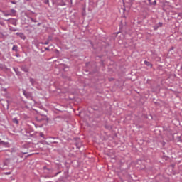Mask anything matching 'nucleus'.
Wrapping results in <instances>:
<instances>
[{"label":"nucleus","instance_id":"obj_1","mask_svg":"<svg viewBox=\"0 0 182 182\" xmlns=\"http://www.w3.org/2000/svg\"><path fill=\"white\" fill-rule=\"evenodd\" d=\"M2 14L4 16H15V15H16V10L11 9L7 11H2Z\"/></svg>","mask_w":182,"mask_h":182},{"label":"nucleus","instance_id":"obj_2","mask_svg":"<svg viewBox=\"0 0 182 182\" xmlns=\"http://www.w3.org/2000/svg\"><path fill=\"white\" fill-rule=\"evenodd\" d=\"M22 90H23V94L25 96V97H26V99H31V100H33V99L32 98V92H26V90L23 89Z\"/></svg>","mask_w":182,"mask_h":182},{"label":"nucleus","instance_id":"obj_3","mask_svg":"<svg viewBox=\"0 0 182 182\" xmlns=\"http://www.w3.org/2000/svg\"><path fill=\"white\" fill-rule=\"evenodd\" d=\"M52 41H53V37L52 36H48L47 41L41 43V45H49V42H52Z\"/></svg>","mask_w":182,"mask_h":182},{"label":"nucleus","instance_id":"obj_4","mask_svg":"<svg viewBox=\"0 0 182 182\" xmlns=\"http://www.w3.org/2000/svg\"><path fill=\"white\" fill-rule=\"evenodd\" d=\"M8 21H9V22H10V23H11V25H14V26H16L17 22H18L17 19L9 18Z\"/></svg>","mask_w":182,"mask_h":182},{"label":"nucleus","instance_id":"obj_5","mask_svg":"<svg viewBox=\"0 0 182 182\" xmlns=\"http://www.w3.org/2000/svg\"><path fill=\"white\" fill-rule=\"evenodd\" d=\"M16 35L18 36V38H20L21 39H23V41L26 39V36H25L23 33H16Z\"/></svg>","mask_w":182,"mask_h":182},{"label":"nucleus","instance_id":"obj_6","mask_svg":"<svg viewBox=\"0 0 182 182\" xmlns=\"http://www.w3.org/2000/svg\"><path fill=\"white\" fill-rule=\"evenodd\" d=\"M21 70L23 72H25V73H28L29 72V68H28V66L26 65H22L21 67Z\"/></svg>","mask_w":182,"mask_h":182},{"label":"nucleus","instance_id":"obj_7","mask_svg":"<svg viewBox=\"0 0 182 182\" xmlns=\"http://www.w3.org/2000/svg\"><path fill=\"white\" fill-rule=\"evenodd\" d=\"M39 50H41V53H43V52H45V50H49V48L48 47H41V46H38L37 47Z\"/></svg>","mask_w":182,"mask_h":182},{"label":"nucleus","instance_id":"obj_8","mask_svg":"<svg viewBox=\"0 0 182 182\" xmlns=\"http://www.w3.org/2000/svg\"><path fill=\"white\" fill-rule=\"evenodd\" d=\"M148 2L149 4V5L151 6H156L157 5V1L156 0H148Z\"/></svg>","mask_w":182,"mask_h":182},{"label":"nucleus","instance_id":"obj_9","mask_svg":"<svg viewBox=\"0 0 182 182\" xmlns=\"http://www.w3.org/2000/svg\"><path fill=\"white\" fill-rule=\"evenodd\" d=\"M13 70H14V72H15L16 75H17V76H21V73L18 68L13 67Z\"/></svg>","mask_w":182,"mask_h":182},{"label":"nucleus","instance_id":"obj_10","mask_svg":"<svg viewBox=\"0 0 182 182\" xmlns=\"http://www.w3.org/2000/svg\"><path fill=\"white\" fill-rule=\"evenodd\" d=\"M0 144H1V146H4V147H9V142H5L4 141H1Z\"/></svg>","mask_w":182,"mask_h":182},{"label":"nucleus","instance_id":"obj_11","mask_svg":"<svg viewBox=\"0 0 182 182\" xmlns=\"http://www.w3.org/2000/svg\"><path fill=\"white\" fill-rule=\"evenodd\" d=\"M9 163H11V159L6 158V159L4 160V166H8V164H9Z\"/></svg>","mask_w":182,"mask_h":182},{"label":"nucleus","instance_id":"obj_12","mask_svg":"<svg viewBox=\"0 0 182 182\" xmlns=\"http://www.w3.org/2000/svg\"><path fill=\"white\" fill-rule=\"evenodd\" d=\"M144 65H146V66H149V68H153V64H151V63L147 60L144 61Z\"/></svg>","mask_w":182,"mask_h":182},{"label":"nucleus","instance_id":"obj_13","mask_svg":"<svg viewBox=\"0 0 182 182\" xmlns=\"http://www.w3.org/2000/svg\"><path fill=\"white\" fill-rule=\"evenodd\" d=\"M0 36L1 37V38H4V36H6V32H1L0 31Z\"/></svg>","mask_w":182,"mask_h":182},{"label":"nucleus","instance_id":"obj_14","mask_svg":"<svg viewBox=\"0 0 182 182\" xmlns=\"http://www.w3.org/2000/svg\"><path fill=\"white\" fill-rule=\"evenodd\" d=\"M13 122L14 123H16V124H19V121H18V119H16V118H14L13 119Z\"/></svg>","mask_w":182,"mask_h":182},{"label":"nucleus","instance_id":"obj_15","mask_svg":"<svg viewBox=\"0 0 182 182\" xmlns=\"http://www.w3.org/2000/svg\"><path fill=\"white\" fill-rule=\"evenodd\" d=\"M46 5H49V0H41Z\"/></svg>","mask_w":182,"mask_h":182},{"label":"nucleus","instance_id":"obj_16","mask_svg":"<svg viewBox=\"0 0 182 182\" xmlns=\"http://www.w3.org/2000/svg\"><path fill=\"white\" fill-rule=\"evenodd\" d=\"M31 20V22H34L35 23H36V22H38V21L32 17L29 18Z\"/></svg>","mask_w":182,"mask_h":182},{"label":"nucleus","instance_id":"obj_17","mask_svg":"<svg viewBox=\"0 0 182 182\" xmlns=\"http://www.w3.org/2000/svg\"><path fill=\"white\" fill-rule=\"evenodd\" d=\"M160 27L159 26V25L156 24L154 26V31H157V29H159Z\"/></svg>","mask_w":182,"mask_h":182},{"label":"nucleus","instance_id":"obj_18","mask_svg":"<svg viewBox=\"0 0 182 182\" xmlns=\"http://www.w3.org/2000/svg\"><path fill=\"white\" fill-rule=\"evenodd\" d=\"M12 50H14L15 52H16L18 50V46H13Z\"/></svg>","mask_w":182,"mask_h":182},{"label":"nucleus","instance_id":"obj_19","mask_svg":"<svg viewBox=\"0 0 182 182\" xmlns=\"http://www.w3.org/2000/svg\"><path fill=\"white\" fill-rule=\"evenodd\" d=\"M30 82L32 85H33V83H35V80L33 78H30Z\"/></svg>","mask_w":182,"mask_h":182},{"label":"nucleus","instance_id":"obj_20","mask_svg":"<svg viewBox=\"0 0 182 182\" xmlns=\"http://www.w3.org/2000/svg\"><path fill=\"white\" fill-rule=\"evenodd\" d=\"M156 25H158V26H159V28H161V26H163V23L159 22V23H157Z\"/></svg>","mask_w":182,"mask_h":182},{"label":"nucleus","instance_id":"obj_21","mask_svg":"<svg viewBox=\"0 0 182 182\" xmlns=\"http://www.w3.org/2000/svg\"><path fill=\"white\" fill-rule=\"evenodd\" d=\"M45 134H43V132H41L40 133V137H43V139H45Z\"/></svg>","mask_w":182,"mask_h":182},{"label":"nucleus","instance_id":"obj_22","mask_svg":"<svg viewBox=\"0 0 182 182\" xmlns=\"http://www.w3.org/2000/svg\"><path fill=\"white\" fill-rule=\"evenodd\" d=\"M11 4H14V5H16L18 3L16 1H10Z\"/></svg>","mask_w":182,"mask_h":182},{"label":"nucleus","instance_id":"obj_23","mask_svg":"<svg viewBox=\"0 0 182 182\" xmlns=\"http://www.w3.org/2000/svg\"><path fill=\"white\" fill-rule=\"evenodd\" d=\"M105 128L107 129L108 130H110V129H112L111 127L105 125Z\"/></svg>","mask_w":182,"mask_h":182},{"label":"nucleus","instance_id":"obj_24","mask_svg":"<svg viewBox=\"0 0 182 182\" xmlns=\"http://www.w3.org/2000/svg\"><path fill=\"white\" fill-rule=\"evenodd\" d=\"M123 28V21H121V24H120V29Z\"/></svg>","mask_w":182,"mask_h":182},{"label":"nucleus","instance_id":"obj_25","mask_svg":"<svg viewBox=\"0 0 182 182\" xmlns=\"http://www.w3.org/2000/svg\"><path fill=\"white\" fill-rule=\"evenodd\" d=\"M10 31H12V32H16V28H10Z\"/></svg>","mask_w":182,"mask_h":182},{"label":"nucleus","instance_id":"obj_26","mask_svg":"<svg viewBox=\"0 0 182 182\" xmlns=\"http://www.w3.org/2000/svg\"><path fill=\"white\" fill-rule=\"evenodd\" d=\"M60 173H61V171L57 172L54 176L56 177V176H58V174H60Z\"/></svg>","mask_w":182,"mask_h":182},{"label":"nucleus","instance_id":"obj_27","mask_svg":"<svg viewBox=\"0 0 182 182\" xmlns=\"http://www.w3.org/2000/svg\"><path fill=\"white\" fill-rule=\"evenodd\" d=\"M109 82H112V80H114L113 77L109 78Z\"/></svg>","mask_w":182,"mask_h":182},{"label":"nucleus","instance_id":"obj_28","mask_svg":"<svg viewBox=\"0 0 182 182\" xmlns=\"http://www.w3.org/2000/svg\"><path fill=\"white\" fill-rule=\"evenodd\" d=\"M5 174H6L7 176H9V174H11V172H6Z\"/></svg>","mask_w":182,"mask_h":182},{"label":"nucleus","instance_id":"obj_29","mask_svg":"<svg viewBox=\"0 0 182 182\" xmlns=\"http://www.w3.org/2000/svg\"><path fill=\"white\" fill-rule=\"evenodd\" d=\"M37 26H41V23H38Z\"/></svg>","mask_w":182,"mask_h":182},{"label":"nucleus","instance_id":"obj_30","mask_svg":"<svg viewBox=\"0 0 182 182\" xmlns=\"http://www.w3.org/2000/svg\"><path fill=\"white\" fill-rule=\"evenodd\" d=\"M38 122H41V120H43V119H37Z\"/></svg>","mask_w":182,"mask_h":182},{"label":"nucleus","instance_id":"obj_31","mask_svg":"<svg viewBox=\"0 0 182 182\" xmlns=\"http://www.w3.org/2000/svg\"><path fill=\"white\" fill-rule=\"evenodd\" d=\"M0 12H5L4 11H2L1 9H0Z\"/></svg>","mask_w":182,"mask_h":182},{"label":"nucleus","instance_id":"obj_32","mask_svg":"<svg viewBox=\"0 0 182 182\" xmlns=\"http://www.w3.org/2000/svg\"><path fill=\"white\" fill-rule=\"evenodd\" d=\"M174 50V48L172 47L171 50Z\"/></svg>","mask_w":182,"mask_h":182},{"label":"nucleus","instance_id":"obj_33","mask_svg":"<svg viewBox=\"0 0 182 182\" xmlns=\"http://www.w3.org/2000/svg\"><path fill=\"white\" fill-rule=\"evenodd\" d=\"M116 33V35H119V32L118 33Z\"/></svg>","mask_w":182,"mask_h":182},{"label":"nucleus","instance_id":"obj_34","mask_svg":"<svg viewBox=\"0 0 182 182\" xmlns=\"http://www.w3.org/2000/svg\"><path fill=\"white\" fill-rule=\"evenodd\" d=\"M44 170H46V167H44Z\"/></svg>","mask_w":182,"mask_h":182},{"label":"nucleus","instance_id":"obj_35","mask_svg":"<svg viewBox=\"0 0 182 182\" xmlns=\"http://www.w3.org/2000/svg\"><path fill=\"white\" fill-rule=\"evenodd\" d=\"M14 8H16V6H15Z\"/></svg>","mask_w":182,"mask_h":182},{"label":"nucleus","instance_id":"obj_36","mask_svg":"<svg viewBox=\"0 0 182 182\" xmlns=\"http://www.w3.org/2000/svg\"><path fill=\"white\" fill-rule=\"evenodd\" d=\"M90 44H91V45H93V44H92V43H90Z\"/></svg>","mask_w":182,"mask_h":182},{"label":"nucleus","instance_id":"obj_37","mask_svg":"<svg viewBox=\"0 0 182 182\" xmlns=\"http://www.w3.org/2000/svg\"><path fill=\"white\" fill-rule=\"evenodd\" d=\"M0 58H1V53H0Z\"/></svg>","mask_w":182,"mask_h":182}]
</instances>
